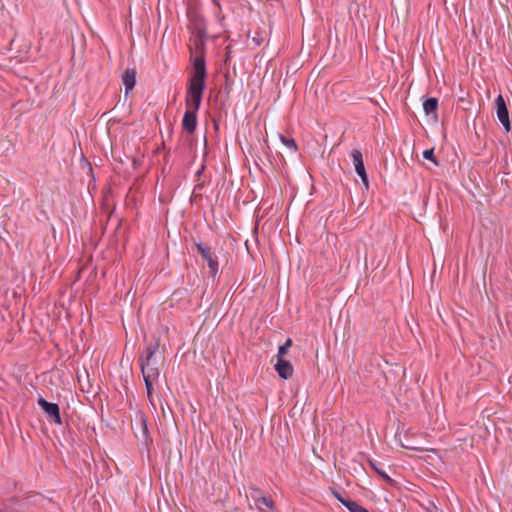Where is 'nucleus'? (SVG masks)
I'll return each instance as SVG.
<instances>
[{
	"label": "nucleus",
	"mask_w": 512,
	"mask_h": 512,
	"mask_svg": "<svg viewBox=\"0 0 512 512\" xmlns=\"http://www.w3.org/2000/svg\"><path fill=\"white\" fill-rule=\"evenodd\" d=\"M206 63L204 56H196L193 60V71L188 80L185 104L187 109L198 111L206 88Z\"/></svg>",
	"instance_id": "nucleus-1"
},
{
	"label": "nucleus",
	"mask_w": 512,
	"mask_h": 512,
	"mask_svg": "<svg viewBox=\"0 0 512 512\" xmlns=\"http://www.w3.org/2000/svg\"><path fill=\"white\" fill-rule=\"evenodd\" d=\"M141 369V373L143 376L144 384L147 390V398L154 410H156V405L153 401V384L159 380L160 377V369L158 367H149L146 365H139Z\"/></svg>",
	"instance_id": "nucleus-2"
},
{
	"label": "nucleus",
	"mask_w": 512,
	"mask_h": 512,
	"mask_svg": "<svg viewBox=\"0 0 512 512\" xmlns=\"http://www.w3.org/2000/svg\"><path fill=\"white\" fill-rule=\"evenodd\" d=\"M197 251L201 254L202 258L207 262L210 269V275L215 277L219 272L218 257L214 252H211L204 243L196 244Z\"/></svg>",
	"instance_id": "nucleus-3"
},
{
	"label": "nucleus",
	"mask_w": 512,
	"mask_h": 512,
	"mask_svg": "<svg viewBox=\"0 0 512 512\" xmlns=\"http://www.w3.org/2000/svg\"><path fill=\"white\" fill-rule=\"evenodd\" d=\"M37 403L42 408V410L47 414V416L54 421V423L58 425L62 424L60 407L57 403L48 402L43 397H39Z\"/></svg>",
	"instance_id": "nucleus-4"
},
{
	"label": "nucleus",
	"mask_w": 512,
	"mask_h": 512,
	"mask_svg": "<svg viewBox=\"0 0 512 512\" xmlns=\"http://www.w3.org/2000/svg\"><path fill=\"white\" fill-rule=\"evenodd\" d=\"M351 157L353 159L355 172L361 178L363 185L368 189L369 188V180H368V176H367V173L365 170L362 152L358 149H354L351 152Z\"/></svg>",
	"instance_id": "nucleus-5"
},
{
	"label": "nucleus",
	"mask_w": 512,
	"mask_h": 512,
	"mask_svg": "<svg viewBox=\"0 0 512 512\" xmlns=\"http://www.w3.org/2000/svg\"><path fill=\"white\" fill-rule=\"evenodd\" d=\"M495 103L497 108V118L499 122L503 125L505 131L509 132L511 129L509 112L505 100L501 94L497 96V98L495 99Z\"/></svg>",
	"instance_id": "nucleus-6"
},
{
	"label": "nucleus",
	"mask_w": 512,
	"mask_h": 512,
	"mask_svg": "<svg viewBox=\"0 0 512 512\" xmlns=\"http://www.w3.org/2000/svg\"><path fill=\"white\" fill-rule=\"evenodd\" d=\"M160 346L159 338H156L152 344L147 345L138 357L139 365H148L149 362L156 359V353Z\"/></svg>",
	"instance_id": "nucleus-7"
},
{
	"label": "nucleus",
	"mask_w": 512,
	"mask_h": 512,
	"mask_svg": "<svg viewBox=\"0 0 512 512\" xmlns=\"http://www.w3.org/2000/svg\"><path fill=\"white\" fill-rule=\"evenodd\" d=\"M182 127L188 133H193L197 127V111L187 109L182 120Z\"/></svg>",
	"instance_id": "nucleus-8"
},
{
	"label": "nucleus",
	"mask_w": 512,
	"mask_h": 512,
	"mask_svg": "<svg viewBox=\"0 0 512 512\" xmlns=\"http://www.w3.org/2000/svg\"><path fill=\"white\" fill-rule=\"evenodd\" d=\"M275 370L277 371L278 375L285 380L292 377L294 371L292 364L284 358H277Z\"/></svg>",
	"instance_id": "nucleus-9"
},
{
	"label": "nucleus",
	"mask_w": 512,
	"mask_h": 512,
	"mask_svg": "<svg viewBox=\"0 0 512 512\" xmlns=\"http://www.w3.org/2000/svg\"><path fill=\"white\" fill-rule=\"evenodd\" d=\"M137 72L134 68H127L122 75V82L125 87V93L132 91L136 84Z\"/></svg>",
	"instance_id": "nucleus-10"
},
{
	"label": "nucleus",
	"mask_w": 512,
	"mask_h": 512,
	"mask_svg": "<svg viewBox=\"0 0 512 512\" xmlns=\"http://www.w3.org/2000/svg\"><path fill=\"white\" fill-rule=\"evenodd\" d=\"M437 109H438V99L435 97L427 98L423 102V110L426 115H433L434 119L438 118L437 115Z\"/></svg>",
	"instance_id": "nucleus-11"
},
{
	"label": "nucleus",
	"mask_w": 512,
	"mask_h": 512,
	"mask_svg": "<svg viewBox=\"0 0 512 512\" xmlns=\"http://www.w3.org/2000/svg\"><path fill=\"white\" fill-rule=\"evenodd\" d=\"M368 463L369 465L371 466V468L383 479L385 480L387 483L391 484L393 483V479H391L389 477V475L383 470L381 469L379 466H378V463L377 461L373 460V459H369L368 460Z\"/></svg>",
	"instance_id": "nucleus-12"
},
{
	"label": "nucleus",
	"mask_w": 512,
	"mask_h": 512,
	"mask_svg": "<svg viewBox=\"0 0 512 512\" xmlns=\"http://www.w3.org/2000/svg\"><path fill=\"white\" fill-rule=\"evenodd\" d=\"M281 142L293 153L297 152L298 147L296 141L293 138L280 135Z\"/></svg>",
	"instance_id": "nucleus-13"
},
{
	"label": "nucleus",
	"mask_w": 512,
	"mask_h": 512,
	"mask_svg": "<svg viewBox=\"0 0 512 512\" xmlns=\"http://www.w3.org/2000/svg\"><path fill=\"white\" fill-rule=\"evenodd\" d=\"M261 505H265L269 510L273 511L275 509L274 501L267 496H259V507H257L260 511H262Z\"/></svg>",
	"instance_id": "nucleus-14"
},
{
	"label": "nucleus",
	"mask_w": 512,
	"mask_h": 512,
	"mask_svg": "<svg viewBox=\"0 0 512 512\" xmlns=\"http://www.w3.org/2000/svg\"><path fill=\"white\" fill-rule=\"evenodd\" d=\"M344 506L350 511V512H369L365 507L361 506L355 501L346 502L344 503Z\"/></svg>",
	"instance_id": "nucleus-15"
},
{
	"label": "nucleus",
	"mask_w": 512,
	"mask_h": 512,
	"mask_svg": "<svg viewBox=\"0 0 512 512\" xmlns=\"http://www.w3.org/2000/svg\"><path fill=\"white\" fill-rule=\"evenodd\" d=\"M259 496H263L261 490L257 487L251 486L250 497L254 500L256 507H259Z\"/></svg>",
	"instance_id": "nucleus-16"
},
{
	"label": "nucleus",
	"mask_w": 512,
	"mask_h": 512,
	"mask_svg": "<svg viewBox=\"0 0 512 512\" xmlns=\"http://www.w3.org/2000/svg\"><path fill=\"white\" fill-rule=\"evenodd\" d=\"M292 345V340L288 338L286 342L281 345L278 349V355L277 358H283V356L287 353L288 348Z\"/></svg>",
	"instance_id": "nucleus-17"
},
{
	"label": "nucleus",
	"mask_w": 512,
	"mask_h": 512,
	"mask_svg": "<svg viewBox=\"0 0 512 512\" xmlns=\"http://www.w3.org/2000/svg\"><path fill=\"white\" fill-rule=\"evenodd\" d=\"M332 495L344 506V503L351 502L352 500L347 499L341 495L337 490L330 488Z\"/></svg>",
	"instance_id": "nucleus-18"
},
{
	"label": "nucleus",
	"mask_w": 512,
	"mask_h": 512,
	"mask_svg": "<svg viewBox=\"0 0 512 512\" xmlns=\"http://www.w3.org/2000/svg\"><path fill=\"white\" fill-rule=\"evenodd\" d=\"M423 157L424 159L426 160H429V161H432L433 163H435L436 165H438L437 161H436V158L434 156V150L433 149H427V150H424L423 152Z\"/></svg>",
	"instance_id": "nucleus-19"
},
{
	"label": "nucleus",
	"mask_w": 512,
	"mask_h": 512,
	"mask_svg": "<svg viewBox=\"0 0 512 512\" xmlns=\"http://www.w3.org/2000/svg\"><path fill=\"white\" fill-rule=\"evenodd\" d=\"M203 187H204V182L198 181V183L194 187V191L195 190H201Z\"/></svg>",
	"instance_id": "nucleus-20"
},
{
	"label": "nucleus",
	"mask_w": 512,
	"mask_h": 512,
	"mask_svg": "<svg viewBox=\"0 0 512 512\" xmlns=\"http://www.w3.org/2000/svg\"><path fill=\"white\" fill-rule=\"evenodd\" d=\"M204 169H205V166L202 165V167L196 172V176L200 177L202 175V173L204 172Z\"/></svg>",
	"instance_id": "nucleus-21"
},
{
	"label": "nucleus",
	"mask_w": 512,
	"mask_h": 512,
	"mask_svg": "<svg viewBox=\"0 0 512 512\" xmlns=\"http://www.w3.org/2000/svg\"><path fill=\"white\" fill-rule=\"evenodd\" d=\"M406 449H409V450H414V451H422V449L420 448H417V447H413V446H404Z\"/></svg>",
	"instance_id": "nucleus-22"
},
{
	"label": "nucleus",
	"mask_w": 512,
	"mask_h": 512,
	"mask_svg": "<svg viewBox=\"0 0 512 512\" xmlns=\"http://www.w3.org/2000/svg\"><path fill=\"white\" fill-rule=\"evenodd\" d=\"M148 366H149V367H158V366H157V360L155 359L154 361L149 362V363H148Z\"/></svg>",
	"instance_id": "nucleus-23"
},
{
	"label": "nucleus",
	"mask_w": 512,
	"mask_h": 512,
	"mask_svg": "<svg viewBox=\"0 0 512 512\" xmlns=\"http://www.w3.org/2000/svg\"><path fill=\"white\" fill-rule=\"evenodd\" d=\"M141 421H142V423L144 425V428L146 429V419H145L143 414H141Z\"/></svg>",
	"instance_id": "nucleus-24"
}]
</instances>
